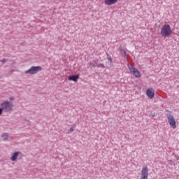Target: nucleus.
Masks as SVG:
<instances>
[{
	"mask_svg": "<svg viewBox=\"0 0 179 179\" xmlns=\"http://www.w3.org/2000/svg\"><path fill=\"white\" fill-rule=\"evenodd\" d=\"M146 94L148 99H153L155 97V89L152 87L147 89Z\"/></svg>",
	"mask_w": 179,
	"mask_h": 179,
	"instance_id": "7",
	"label": "nucleus"
},
{
	"mask_svg": "<svg viewBox=\"0 0 179 179\" xmlns=\"http://www.w3.org/2000/svg\"><path fill=\"white\" fill-rule=\"evenodd\" d=\"M149 178V168L144 166L141 169V179H148Z\"/></svg>",
	"mask_w": 179,
	"mask_h": 179,
	"instance_id": "5",
	"label": "nucleus"
},
{
	"mask_svg": "<svg viewBox=\"0 0 179 179\" xmlns=\"http://www.w3.org/2000/svg\"><path fill=\"white\" fill-rule=\"evenodd\" d=\"M108 60L110 61V64H113V58L111 57H108Z\"/></svg>",
	"mask_w": 179,
	"mask_h": 179,
	"instance_id": "14",
	"label": "nucleus"
},
{
	"mask_svg": "<svg viewBox=\"0 0 179 179\" xmlns=\"http://www.w3.org/2000/svg\"><path fill=\"white\" fill-rule=\"evenodd\" d=\"M12 108H13V104L9 101H6L1 104V113H2V111L9 113V111L12 110Z\"/></svg>",
	"mask_w": 179,
	"mask_h": 179,
	"instance_id": "3",
	"label": "nucleus"
},
{
	"mask_svg": "<svg viewBox=\"0 0 179 179\" xmlns=\"http://www.w3.org/2000/svg\"><path fill=\"white\" fill-rule=\"evenodd\" d=\"M118 2V0H104L105 5H108L110 6L111 5H114Z\"/></svg>",
	"mask_w": 179,
	"mask_h": 179,
	"instance_id": "8",
	"label": "nucleus"
},
{
	"mask_svg": "<svg viewBox=\"0 0 179 179\" xmlns=\"http://www.w3.org/2000/svg\"><path fill=\"white\" fill-rule=\"evenodd\" d=\"M74 131L73 127L70 128V129L68 131V134H72V132Z\"/></svg>",
	"mask_w": 179,
	"mask_h": 179,
	"instance_id": "13",
	"label": "nucleus"
},
{
	"mask_svg": "<svg viewBox=\"0 0 179 179\" xmlns=\"http://www.w3.org/2000/svg\"><path fill=\"white\" fill-rule=\"evenodd\" d=\"M78 79H79V75H73L68 78L69 80H72L73 82H78Z\"/></svg>",
	"mask_w": 179,
	"mask_h": 179,
	"instance_id": "9",
	"label": "nucleus"
},
{
	"mask_svg": "<svg viewBox=\"0 0 179 179\" xmlns=\"http://www.w3.org/2000/svg\"><path fill=\"white\" fill-rule=\"evenodd\" d=\"M121 51H122V55L123 56V57H127V50H121Z\"/></svg>",
	"mask_w": 179,
	"mask_h": 179,
	"instance_id": "12",
	"label": "nucleus"
},
{
	"mask_svg": "<svg viewBox=\"0 0 179 179\" xmlns=\"http://www.w3.org/2000/svg\"><path fill=\"white\" fill-rule=\"evenodd\" d=\"M167 118L169 125L172 127L173 129H176V128H177V122H176V119H174V116H173V115H168Z\"/></svg>",
	"mask_w": 179,
	"mask_h": 179,
	"instance_id": "4",
	"label": "nucleus"
},
{
	"mask_svg": "<svg viewBox=\"0 0 179 179\" xmlns=\"http://www.w3.org/2000/svg\"><path fill=\"white\" fill-rule=\"evenodd\" d=\"M0 115H1V108H0Z\"/></svg>",
	"mask_w": 179,
	"mask_h": 179,
	"instance_id": "16",
	"label": "nucleus"
},
{
	"mask_svg": "<svg viewBox=\"0 0 179 179\" xmlns=\"http://www.w3.org/2000/svg\"><path fill=\"white\" fill-rule=\"evenodd\" d=\"M172 33L173 30L171 29V27H170V24H165L164 25H163L160 31V34L162 37H164V38H166V37H170Z\"/></svg>",
	"mask_w": 179,
	"mask_h": 179,
	"instance_id": "1",
	"label": "nucleus"
},
{
	"mask_svg": "<svg viewBox=\"0 0 179 179\" xmlns=\"http://www.w3.org/2000/svg\"><path fill=\"white\" fill-rule=\"evenodd\" d=\"M127 67L128 69L129 70L130 73L133 75L134 78H141V76H142L139 70L135 68V66H134L131 63L127 64Z\"/></svg>",
	"mask_w": 179,
	"mask_h": 179,
	"instance_id": "2",
	"label": "nucleus"
},
{
	"mask_svg": "<svg viewBox=\"0 0 179 179\" xmlns=\"http://www.w3.org/2000/svg\"><path fill=\"white\" fill-rule=\"evenodd\" d=\"M17 156H19V152H14L12 156L10 159L12 160V162H15V160H16V159H17Z\"/></svg>",
	"mask_w": 179,
	"mask_h": 179,
	"instance_id": "10",
	"label": "nucleus"
},
{
	"mask_svg": "<svg viewBox=\"0 0 179 179\" xmlns=\"http://www.w3.org/2000/svg\"><path fill=\"white\" fill-rule=\"evenodd\" d=\"M6 62V60H5V59L1 61V62H3V64H5Z\"/></svg>",
	"mask_w": 179,
	"mask_h": 179,
	"instance_id": "15",
	"label": "nucleus"
},
{
	"mask_svg": "<svg viewBox=\"0 0 179 179\" xmlns=\"http://www.w3.org/2000/svg\"><path fill=\"white\" fill-rule=\"evenodd\" d=\"M40 71H41V66H32L31 67V69L26 71L25 73L29 75H34L38 72H40Z\"/></svg>",
	"mask_w": 179,
	"mask_h": 179,
	"instance_id": "6",
	"label": "nucleus"
},
{
	"mask_svg": "<svg viewBox=\"0 0 179 179\" xmlns=\"http://www.w3.org/2000/svg\"><path fill=\"white\" fill-rule=\"evenodd\" d=\"M1 138H2L3 141H6V140H8V138H9V135L6 133H4L2 134Z\"/></svg>",
	"mask_w": 179,
	"mask_h": 179,
	"instance_id": "11",
	"label": "nucleus"
}]
</instances>
